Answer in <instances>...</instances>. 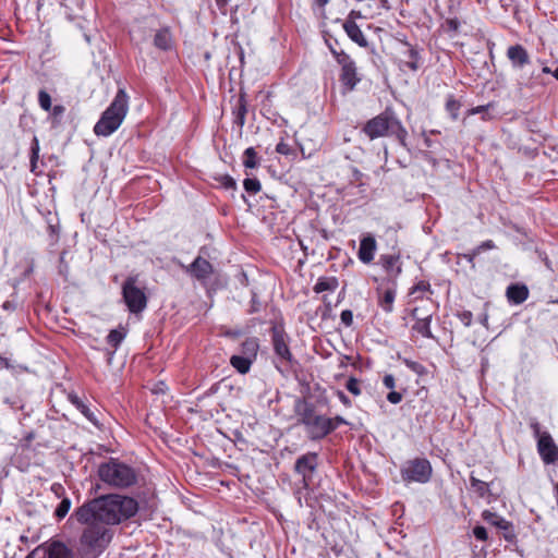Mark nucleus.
<instances>
[{
    "label": "nucleus",
    "mask_w": 558,
    "mask_h": 558,
    "mask_svg": "<svg viewBox=\"0 0 558 558\" xmlns=\"http://www.w3.org/2000/svg\"><path fill=\"white\" fill-rule=\"evenodd\" d=\"M137 502L131 497L110 494L94 498L78 507L73 517L85 525L81 545L93 553H101L110 543V525L120 523L137 512Z\"/></svg>",
    "instance_id": "obj_1"
},
{
    "label": "nucleus",
    "mask_w": 558,
    "mask_h": 558,
    "mask_svg": "<svg viewBox=\"0 0 558 558\" xmlns=\"http://www.w3.org/2000/svg\"><path fill=\"white\" fill-rule=\"evenodd\" d=\"M128 99L126 93L123 89H119L114 99L94 128V132L97 135L109 136L119 129L128 112Z\"/></svg>",
    "instance_id": "obj_2"
},
{
    "label": "nucleus",
    "mask_w": 558,
    "mask_h": 558,
    "mask_svg": "<svg viewBox=\"0 0 558 558\" xmlns=\"http://www.w3.org/2000/svg\"><path fill=\"white\" fill-rule=\"evenodd\" d=\"M298 414L299 423L304 425L311 440L323 439L337 428L330 417L317 414L312 404L304 403Z\"/></svg>",
    "instance_id": "obj_3"
},
{
    "label": "nucleus",
    "mask_w": 558,
    "mask_h": 558,
    "mask_svg": "<svg viewBox=\"0 0 558 558\" xmlns=\"http://www.w3.org/2000/svg\"><path fill=\"white\" fill-rule=\"evenodd\" d=\"M100 480L114 487H129L136 482L134 470L118 460L111 459L98 469Z\"/></svg>",
    "instance_id": "obj_4"
},
{
    "label": "nucleus",
    "mask_w": 558,
    "mask_h": 558,
    "mask_svg": "<svg viewBox=\"0 0 558 558\" xmlns=\"http://www.w3.org/2000/svg\"><path fill=\"white\" fill-rule=\"evenodd\" d=\"M363 130L371 140L393 135L401 144H404L408 135L401 123L396 118L388 116L387 113L379 114L369 120Z\"/></svg>",
    "instance_id": "obj_5"
},
{
    "label": "nucleus",
    "mask_w": 558,
    "mask_h": 558,
    "mask_svg": "<svg viewBox=\"0 0 558 558\" xmlns=\"http://www.w3.org/2000/svg\"><path fill=\"white\" fill-rule=\"evenodd\" d=\"M136 283L137 277L130 276L122 284L123 300L129 311L134 314L143 312L147 306V298Z\"/></svg>",
    "instance_id": "obj_6"
},
{
    "label": "nucleus",
    "mask_w": 558,
    "mask_h": 558,
    "mask_svg": "<svg viewBox=\"0 0 558 558\" xmlns=\"http://www.w3.org/2000/svg\"><path fill=\"white\" fill-rule=\"evenodd\" d=\"M401 475L405 482L426 483L430 478L432 466L425 459H415L402 468Z\"/></svg>",
    "instance_id": "obj_7"
},
{
    "label": "nucleus",
    "mask_w": 558,
    "mask_h": 558,
    "mask_svg": "<svg viewBox=\"0 0 558 558\" xmlns=\"http://www.w3.org/2000/svg\"><path fill=\"white\" fill-rule=\"evenodd\" d=\"M331 53L336 57L337 62L341 65L340 80L349 90H352L359 83L356 75V66L352 59L344 51H337L331 48Z\"/></svg>",
    "instance_id": "obj_8"
},
{
    "label": "nucleus",
    "mask_w": 558,
    "mask_h": 558,
    "mask_svg": "<svg viewBox=\"0 0 558 558\" xmlns=\"http://www.w3.org/2000/svg\"><path fill=\"white\" fill-rule=\"evenodd\" d=\"M271 341L274 351L280 362L284 365L293 362V355L289 349V336L284 332L280 326H274L271 328Z\"/></svg>",
    "instance_id": "obj_9"
},
{
    "label": "nucleus",
    "mask_w": 558,
    "mask_h": 558,
    "mask_svg": "<svg viewBox=\"0 0 558 558\" xmlns=\"http://www.w3.org/2000/svg\"><path fill=\"white\" fill-rule=\"evenodd\" d=\"M535 434L538 436L537 448L543 461L547 464L555 463L558 460V448L548 433H539L538 424L533 425Z\"/></svg>",
    "instance_id": "obj_10"
},
{
    "label": "nucleus",
    "mask_w": 558,
    "mask_h": 558,
    "mask_svg": "<svg viewBox=\"0 0 558 558\" xmlns=\"http://www.w3.org/2000/svg\"><path fill=\"white\" fill-rule=\"evenodd\" d=\"M318 466V456L316 452H307L296 459L294 464L295 473L300 474L304 486H307L312 480L313 473Z\"/></svg>",
    "instance_id": "obj_11"
},
{
    "label": "nucleus",
    "mask_w": 558,
    "mask_h": 558,
    "mask_svg": "<svg viewBox=\"0 0 558 558\" xmlns=\"http://www.w3.org/2000/svg\"><path fill=\"white\" fill-rule=\"evenodd\" d=\"M211 264L203 258L202 256H197L194 262L186 268V271L190 272L197 280H205L213 274Z\"/></svg>",
    "instance_id": "obj_12"
},
{
    "label": "nucleus",
    "mask_w": 558,
    "mask_h": 558,
    "mask_svg": "<svg viewBox=\"0 0 558 558\" xmlns=\"http://www.w3.org/2000/svg\"><path fill=\"white\" fill-rule=\"evenodd\" d=\"M507 56L515 68H523L530 62L529 53L521 45L510 46L507 50Z\"/></svg>",
    "instance_id": "obj_13"
},
{
    "label": "nucleus",
    "mask_w": 558,
    "mask_h": 558,
    "mask_svg": "<svg viewBox=\"0 0 558 558\" xmlns=\"http://www.w3.org/2000/svg\"><path fill=\"white\" fill-rule=\"evenodd\" d=\"M376 251V241L373 236L368 235L361 240L360 248L357 252L359 258L365 264H369L374 259Z\"/></svg>",
    "instance_id": "obj_14"
},
{
    "label": "nucleus",
    "mask_w": 558,
    "mask_h": 558,
    "mask_svg": "<svg viewBox=\"0 0 558 558\" xmlns=\"http://www.w3.org/2000/svg\"><path fill=\"white\" fill-rule=\"evenodd\" d=\"M343 28L352 41L356 43L361 47H367L368 43L355 22L345 21L343 23Z\"/></svg>",
    "instance_id": "obj_15"
},
{
    "label": "nucleus",
    "mask_w": 558,
    "mask_h": 558,
    "mask_svg": "<svg viewBox=\"0 0 558 558\" xmlns=\"http://www.w3.org/2000/svg\"><path fill=\"white\" fill-rule=\"evenodd\" d=\"M529 296V290L525 286L511 284L507 289V298L514 304L523 303Z\"/></svg>",
    "instance_id": "obj_16"
},
{
    "label": "nucleus",
    "mask_w": 558,
    "mask_h": 558,
    "mask_svg": "<svg viewBox=\"0 0 558 558\" xmlns=\"http://www.w3.org/2000/svg\"><path fill=\"white\" fill-rule=\"evenodd\" d=\"M400 256L399 255H383L380 257V263L385 270L390 276H398L401 274V266L399 264Z\"/></svg>",
    "instance_id": "obj_17"
},
{
    "label": "nucleus",
    "mask_w": 558,
    "mask_h": 558,
    "mask_svg": "<svg viewBox=\"0 0 558 558\" xmlns=\"http://www.w3.org/2000/svg\"><path fill=\"white\" fill-rule=\"evenodd\" d=\"M47 558H73V555L64 544L53 542L47 550Z\"/></svg>",
    "instance_id": "obj_18"
},
{
    "label": "nucleus",
    "mask_w": 558,
    "mask_h": 558,
    "mask_svg": "<svg viewBox=\"0 0 558 558\" xmlns=\"http://www.w3.org/2000/svg\"><path fill=\"white\" fill-rule=\"evenodd\" d=\"M69 400L89 422L97 425V418L95 414L76 395L70 393Z\"/></svg>",
    "instance_id": "obj_19"
},
{
    "label": "nucleus",
    "mask_w": 558,
    "mask_h": 558,
    "mask_svg": "<svg viewBox=\"0 0 558 558\" xmlns=\"http://www.w3.org/2000/svg\"><path fill=\"white\" fill-rule=\"evenodd\" d=\"M259 344L256 338H247L241 344V355L255 360Z\"/></svg>",
    "instance_id": "obj_20"
},
{
    "label": "nucleus",
    "mask_w": 558,
    "mask_h": 558,
    "mask_svg": "<svg viewBox=\"0 0 558 558\" xmlns=\"http://www.w3.org/2000/svg\"><path fill=\"white\" fill-rule=\"evenodd\" d=\"M253 363V360L243 356V355H232L230 359V364L240 373V374H246L251 365Z\"/></svg>",
    "instance_id": "obj_21"
},
{
    "label": "nucleus",
    "mask_w": 558,
    "mask_h": 558,
    "mask_svg": "<svg viewBox=\"0 0 558 558\" xmlns=\"http://www.w3.org/2000/svg\"><path fill=\"white\" fill-rule=\"evenodd\" d=\"M433 315H434V311L432 308V303L429 301H426L423 306L414 307L411 311V316L414 319L424 318L425 320H432Z\"/></svg>",
    "instance_id": "obj_22"
},
{
    "label": "nucleus",
    "mask_w": 558,
    "mask_h": 558,
    "mask_svg": "<svg viewBox=\"0 0 558 558\" xmlns=\"http://www.w3.org/2000/svg\"><path fill=\"white\" fill-rule=\"evenodd\" d=\"M156 47L167 50L171 47V35L168 29H160L156 33L154 38Z\"/></svg>",
    "instance_id": "obj_23"
},
{
    "label": "nucleus",
    "mask_w": 558,
    "mask_h": 558,
    "mask_svg": "<svg viewBox=\"0 0 558 558\" xmlns=\"http://www.w3.org/2000/svg\"><path fill=\"white\" fill-rule=\"evenodd\" d=\"M338 287V281L336 278H320L317 283L314 286V291L316 293H320L324 291H333Z\"/></svg>",
    "instance_id": "obj_24"
},
{
    "label": "nucleus",
    "mask_w": 558,
    "mask_h": 558,
    "mask_svg": "<svg viewBox=\"0 0 558 558\" xmlns=\"http://www.w3.org/2000/svg\"><path fill=\"white\" fill-rule=\"evenodd\" d=\"M126 336V330L123 327H120L118 329H113L109 332L107 337V342L117 349L119 344L123 341V339Z\"/></svg>",
    "instance_id": "obj_25"
},
{
    "label": "nucleus",
    "mask_w": 558,
    "mask_h": 558,
    "mask_svg": "<svg viewBox=\"0 0 558 558\" xmlns=\"http://www.w3.org/2000/svg\"><path fill=\"white\" fill-rule=\"evenodd\" d=\"M470 483L472 489L480 496L485 497L489 493V485L488 483L481 481L476 478L474 475L470 476Z\"/></svg>",
    "instance_id": "obj_26"
},
{
    "label": "nucleus",
    "mask_w": 558,
    "mask_h": 558,
    "mask_svg": "<svg viewBox=\"0 0 558 558\" xmlns=\"http://www.w3.org/2000/svg\"><path fill=\"white\" fill-rule=\"evenodd\" d=\"M395 296H396V292L392 289H387L384 292L383 296L379 300V305L381 306V308L385 312H387V313L392 312Z\"/></svg>",
    "instance_id": "obj_27"
},
{
    "label": "nucleus",
    "mask_w": 558,
    "mask_h": 558,
    "mask_svg": "<svg viewBox=\"0 0 558 558\" xmlns=\"http://www.w3.org/2000/svg\"><path fill=\"white\" fill-rule=\"evenodd\" d=\"M430 322L432 320H425L424 318L415 319V324L412 326V329L422 335L424 338H433L430 331Z\"/></svg>",
    "instance_id": "obj_28"
},
{
    "label": "nucleus",
    "mask_w": 558,
    "mask_h": 558,
    "mask_svg": "<svg viewBox=\"0 0 558 558\" xmlns=\"http://www.w3.org/2000/svg\"><path fill=\"white\" fill-rule=\"evenodd\" d=\"M408 59L407 60H403V65L409 68L410 70L412 71H416L420 66L418 64V52L413 49V48H410L409 51H408Z\"/></svg>",
    "instance_id": "obj_29"
},
{
    "label": "nucleus",
    "mask_w": 558,
    "mask_h": 558,
    "mask_svg": "<svg viewBox=\"0 0 558 558\" xmlns=\"http://www.w3.org/2000/svg\"><path fill=\"white\" fill-rule=\"evenodd\" d=\"M244 161L243 165L246 168L253 169L257 166V154L253 147H248L244 151Z\"/></svg>",
    "instance_id": "obj_30"
},
{
    "label": "nucleus",
    "mask_w": 558,
    "mask_h": 558,
    "mask_svg": "<svg viewBox=\"0 0 558 558\" xmlns=\"http://www.w3.org/2000/svg\"><path fill=\"white\" fill-rule=\"evenodd\" d=\"M71 508V500L69 498H63L58 505L54 514L58 519H63Z\"/></svg>",
    "instance_id": "obj_31"
},
{
    "label": "nucleus",
    "mask_w": 558,
    "mask_h": 558,
    "mask_svg": "<svg viewBox=\"0 0 558 558\" xmlns=\"http://www.w3.org/2000/svg\"><path fill=\"white\" fill-rule=\"evenodd\" d=\"M246 192L256 194L260 191V182L257 179L247 178L243 182Z\"/></svg>",
    "instance_id": "obj_32"
},
{
    "label": "nucleus",
    "mask_w": 558,
    "mask_h": 558,
    "mask_svg": "<svg viewBox=\"0 0 558 558\" xmlns=\"http://www.w3.org/2000/svg\"><path fill=\"white\" fill-rule=\"evenodd\" d=\"M38 101L44 110L48 111L51 109V97L46 90H39Z\"/></svg>",
    "instance_id": "obj_33"
},
{
    "label": "nucleus",
    "mask_w": 558,
    "mask_h": 558,
    "mask_svg": "<svg viewBox=\"0 0 558 558\" xmlns=\"http://www.w3.org/2000/svg\"><path fill=\"white\" fill-rule=\"evenodd\" d=\"M495 247V244L492 240H487L485 242H483L481 245H478L473 252L472 254L469 255V260L472 262L473 258L478 255L482 251H485V250H492Z\"/></svg>",
    "instance_id": "obj_34"
},
{
    "label": "nucleus",
    "mask_w": 558,
    "mask_h": 558,
    "mask_svg": "<svg viewBox=\"0 0 558 558\" xmlns=\"http://www.w3.org/2000/svg\"><path fill=\"white\" fill-rule=\"evenodd\" d=\"M345 388L354 396L361 395L360 381L355 377H350L348 379Z\"/></svg>",
    "instance_id": "obj_35"
},
{
    "label": "nucleus",
    "mask_w": 558,
    "mask_h": 558,
    "mask_svg": "<svg viewBox=\"0 0 558 558\" xmlns=\"http://www.w3.org/2000/svg\"><path fill=\"white\" fill-rule=\"evenodd\" d=\"M39 144H38V140L36 137H34L33 140V146H32V156H31V167H32V171H35V168H36V162L38 160V157H39Z\"/></svg>",
    "instance_id": "obj_36"
},
{
    "label": "nucleus",
    "mask_w": 558,
    "mask_h": 558,
    "mask_svg": "<svg viewBox=\"0 0 558 558\" xmlns=\"http://www.w3.org/2000/svg\"><path fill=\"white\" fill-rule=\"evenodd\" d=\"M404 363L415 374L420 376L426 374V368L421 363L411 360H405Z\"/></svg>",
    "instance_id": "obj_37"
},
{
    "label": "nucleus",
    "mask_w": 558,
    "mask_h": 558,
    "mask_svg": "<svg viewBox=\"0 0 558 558\" xmlns=\"http://www.w3.org/2000/svg\"><path fill=\"white\" fill-rule=\"evenodd\" d=\"M219 182L226 189H235V186H236L234 179L231 178L230 175H221L219 178Z\"/></svg>",
    "instance_id": "obj_38"
},
{
    "label": "nucleus",
    "mask_w": 558,
    "mask_h": 558,
    "mask_svg": "<svg viewBox=\"0 0 558 558\" xmlns=\"http://www.w3.org/2000/svg\"><path fill=\"white\" fill-rule=\"evenodd\" d=\"M340 318L341 322L349 327L353 323V313L350 310H344L342 311Z\"/></svg>",
    "instance_id": "obj_39"
},
{
    "label": "nucleus",
    "mask_w": 558,
    "mask_h": 558,
    "mask_svg": "<svg viewBox=\"0 0 558 558\" xmlns=\"http://www.w3.org/2000/svg\"><path fill=\"white\" fill-rule=\"evenodd\" d=\"M473 534L478 541L487 539V531L484 526H481V525L475 526L473 530Z\"/></svg>",
    "instance_id": "obj_40"
},
{
    "label": "nucleus",
    "mask_w": 558,
    "mask_h": 558,
    "mask_svg": "<svg viewBox=\"0 0 558 558\" xmlns=\"http://www.w3.org/2000/svg\"><path fill=\"white\" fill-rule=\"evenodd\" d=\"M245 114H246V107L242 101H240V106L236 111L235 121H239V123L242 125L245 121Z\"/></svg>",
    "instance_id": "obj_41"
},
{
    "label": "nucleus",
    "mask_w": 558,
    "mask_h": 558,
    "mask_svg": "<svg viewBox=\"0 0 558 558\" xmlns=\"http://www.w3.org/2000/svg\"><path fill=\"white\" fill-rule=\"evenodd\" d=\"M458 109L459 104L456 100L450 99L447 101V110L451 113L453 119L458 117Z\"/></svg>",
    "instance_id": "obj_42"
},
{
    "label": "nucleus",
    "mask_w": 558,
    "mask_h": 558,
    "mask_svg": "<svg viewBox=\"0 0 558 558\" xmlns=\"http://www.w3.org/2000/svg\"><path fill=\"white\" fill-rule=\"evenodd\" d=\"M387 400L390 402V403H393V404H397L399 403L401 400H402V396L400 392H397V391H390L388 395H387Z\"/></svg>",
    "instance_id": "obj_43"
},
{
    "label": "nucleus",
    "mask_w": 558,
    "mask_h": 558,
    "mask_svg": "<svg viewBox=\"0 0 558 558\" xmlns=\"http://www.w3.org/2000/svg\"><path fill=\"white\" fill-rule=\"evenodd\" d=\"M290 150H291L290 146L284 142H280L276 146V151L279 154H282V155H289Z\"/></svg>",
    "instance_id": "obj_44"
},
{
    "label": "nucleus",
    "mask_w": 558,
    "mask_h": 558,
    "mask_svg": "<svg viewBox=\"0 0 558 558\" xmlns=\"http://www.w3.org/2000/svg\"><path fill=\"white\" fill-rule=\"evenodd\" d=\"M429 288V284L424 281H420L412 288L411 294H414L417 291H426Z\"/></svg>",
    "instance_id": "obj_45"
},
{
    "label": "nucleus",
    "mask_w": 558,
    "mask_h": 558,
    "mask_svg": "<svg viewBox=\"0 0 558 558\" xmlns=\"http://www.w3.org/2000/svg\"><path fill=\"white\" fill-rule=\"evenodd\" d=\"M383 381L387 388H389V389L395 388V377L392 375H390V374L385 375Z\"/></svg>",
    "instance_id": "obj_46"
},
{
    "label": "nucleus",
    "mask_w": 558,
    "mask_h": 558,
    "mask_svg": "<svg viewBox=\"0 0 558 558\" xmlns=\"http://www.w3.org/2000/svg\"><path fill=\"white\" fill-rule=\"evenodd\" d=\"M362 13L360 11L352 10L345 21H352L355 22L357 19H362Z\"/></svg>",
    "instance_id": "obj_47"
},
{
    "label": "nucleus",
    "mask_w": 558,
    "mask_h": 558,
    "mask_svg": "<svg viewBox=\"0 0 558 558\" xmlns=\"http://www.w3.org/2000/svg\"><path fill=\"white\" fill-rule=\"evenodd\" d=\"M258 311H259V302L256 299V294H253V296H252V306H251L250 312L251 313H255V312H258Z\"/></svg>",
    "instance_id": "obj_48"
},
{
    "label": "nucleus",
    "mask_w": 558,
    "mask_h": 558,
    "mask_svg": "<svg viewBox=\"0 0 558 558\" xmlns=\"http://www.w3.org/2000/svg\"><path fill=\"white\" fill-rule=\"evenodd\" d=\"M68 270V265L64 263V254L60 257V272L63 274Z\"/></svg>",
    "instance_id": "obj_49"
},
{
    "label": "nucleus",
    "mask_w": 558,
    "mask_h": 558,
    "mask_svg": "<svg viewBox=\"0 0 558 558\" xmlns=\"http://www.w3.org/2000/svg\"><path fill=\"white\" fill-rule=\"evenodd\" d=\"M338 397H339V399L341 400L342 403H344L345 405H350L349 398L342 391L338 392Z\"/></svg>",
    "instance_id": "obj_50"
},
{
    "label": "nucleus",
    "mask_w": 558,
    "mask_h": 558,
    "mask_svg": "<svg viewBox=\"0 0 558 558\" xmlns=\"http://www.w3.org/2000/svg\"><path fill=\"white\" fill-rule=\"evenodd\" d=\"M331 421H333V424H336L337 426L340 424H348V422L342 416L339 415L331 418Z\"/></svg>",
    "instance_id": "obj_51"
},
{
    "label": "nucleus",
    "mask_w": 558,
    "mask_h": 558,
    "mask_svg": "<svg viewBox=\"0 0 558 558\" xmlns=\"http://www.w3.org/2000/svg\"><path fill=\"white\" fill-rule=\"evenodd\" d=\"M52 111H53L54 116H61L64 112V107H62V106H54Z\"/></svg>",
    "instance_id": "obj_52"
},
{
    "label": "nucleus",
    "mask_w": 558,
    "mask_h": 558,
    "mask_svg": "<svg viewBox=\"0 0 558 558\" xmlns=\"http://www.w3.org/2000/svg\"><path fill=\"white\" fill-rule=\"evenodd\" d=\"M489 106H490V105H488V107H489ZM486 108H487V106H486V107H485V106H478V107H476V108H473V109L470 111V113H471V114L480 113V112L484 111Z\"/></svg>",
    "instance_id": "obj_53"
},
{
    "label": "nucleus",
    "mask_w": 558,
    "mask_h": 558,
    "mask_svg": "<svg viewBox=\"0 0 558 558\" xmlns=\"http://www.w3.org/2000/svg\"><path fill=\"white\" fill-rule=\"evenodd\" d=\"M229 0H216V4L219 9L225 8L228 4Z\"/></svg>",
    "instance_id": "obj_54"
},
{
    "label": "nucleus",
    "mask_w": 558,
    "mask_h": 558,
    "mask_svg": "<svg viewBox=\"0 0 558 558\" xmlns=\"http://www.w3.org/2000/svg\"><path fill=\"white\" fill-rule=\"evenodd\" d=\"M329 0H316V3L319 5V7H325L327 3H328Z\"/></svg>",
    "instance_id": "obj_55"
},
{
    "label": "nucleus",
    "mask_w": 558,
    "mask_h": 558,
    "mask_svg": "<svg viewBox=\"0 0 558 558\" xmlns=\"http://www.w3.org/2000/svg\"><path fill=\"white\" fill-rule=\"evenodd\" d=\"M498 526L506 529L507 522L505 520H500V522H495Z\"/></svg>",
    "instance_id": "obj_56"
},
{
    "label": "nucleus",
    "mask_w": 558,
    "mask_h": 558,
    "mask_svg": "<svg viewBox=\"0 0 558 558\" xmlns=\"http://www.w3.org/2000/svg\"><path fill=\"white\" fill-rule=\"evenodd\" d=\"M25 558H35L34 551L29 553Z\"/></svg>",
    "instance_id": "obj_57"
},
{
    "label": "nucleus",
    "mask_w": 558,
    "mask_h": 558,
    "mask_svg": "<svg viewBox=\"0 0 558 558\" xmlns=\"http://www.w3.org/2000/svg\"><path fill=\"white\" fill-rule=\"evenodd\" d=\"M488 515H489V517H494V514H493V513H487V512H485V514H484V519H488Z\"/></svg>",
    "instance_id": "obj_58"
},
{
    "label": "nucleus",
    "mask_w": 558,
    "mask_h": 558,
    "mask_svg": "<svg viewBox=\"0 0 558 558\" xmlns=\"http://www.w3.org/2000/svg\"><path fill=\"white\" fill-rule=\"evenodd\" d=\"M554 76L558 80V68L554 71Z\"/></svg>",
    "instance_id": "obj_59"
},
{
    "label": "nucleus",
    "mask_w": 558,
    "mask_h": 558,
    "mask_svg": "<svg viewBox=\"0 0 558 558\" xmlns=\"http://www.w3.org/2000/svg\"><path fill=\"white\" fill-rule=\"evenodd\" d=\"M451 27H457L456 23L453 21H450Z\"/></svg>",
    "instance_id": "obj_60"
},
{
    "label": "nucleus",
    "mask_w": 558,
    "mask_h": 558,
    "mask_svg": "<svg viewBox=\"0 0 558 558\" xmlns=\"http://www.w3.org/2000/svg\"><path fill=\"white\" fill-rule=\"evenodd\" d=\"M451 27H457L456 23L453 21H450Z\"/></svg>",
    "instance_id": "obj_61"
},
{
    "label": "nucleus",
    "mask_w": 558,
    "mask_h": 558,
    "mask_svg": "<svg viewBox=\"0 0 558 558\" xmlns=\"http://www.w3.org/2000/svg\"><path fill=\"white\" fill-rule=\"evenodd\" d=\"M486 322H487V316H485V317L483 318L482 323H483V324H486Z\"/></svg>",
    "instance_id": "obj_62"
},
{
    "label": "nucleus",
    "mask_w": 558,
    "mask_h": 558,
    "mask_svg": "<svg viewBox=\"0 0 558 558\" xmlns=\"http://www.w3.org/2000/svg\"><path fill=\"white\" fill-rule=\"evenodd\" d=\"M544 72L548 73L549 72V69L548 68H544L543 69Z\"/></svg>",
    "instance_id": "obj_63"
},
{
    "label": "nucleus",
    "mask_w": 558,
    "mask_h": 558,
    "mask_svg": "<svg viewBox=\"0 0 558 558\" xmlns=\"http://www.w3.org/2000/svg\"><path fill=\"white\" fill-rule=\"evenodd\" d=\"M471 317V313H468V316H465V319H469Z\"/></svg>",
    "instance_id": "obj_64"
}]
</instances>
